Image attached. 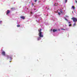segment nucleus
Here are the masks:
<instances>
[{
    "label": "nucleus",
    "instance_id": "4468645a",
    "mask_svg": "<svg viewBox=\"0 0 77 77\" xmlns=\"http://www.w3.org/2000/svg\"><path fill=\"white\" fill-rule=\"evenodd\" d=\"M58 15H60V12H58Z\"/></svg>",
    "mask_w": 77,
    "mask_h": 77
},
{
    "label": "nucleus",
    "instance_id": "6ab92c4d",
    "mask_svg": "<svg viewBox=\"0 0 77 77\" xmlns=\"http://www.w3.org/2000/svg\"><path fill=\"white\" fill-rule=\"evenodd\" d=\"M69 26H72V25L71 24H70L69 25Z\"/></svg>",
    "mask_w": 77,
    "mask_h": 77
},
{
    "label": "nucleus",
    "instance_id": "aec40b11",
    "mask_svg": "<svg viewBox=\"0 0 77 77\" xmlns=\"http://www.w3.org/2000/svg\"><path fill=\"white\" fill-rule=\"evenodd\" d=\"M68 23H69V24H71V22H68Z\"/></svg>",
    "mask_w": 77,
    "mask_h": 77
},
{
    "label": "nucleus",
    "instance_id": "7ed1b4c3",
    "mask_svg": "<svg viewBox=\"0 0 77 77\" xmlns=\"http://www.w3.org/2000/svg\"><path fill=\"white\" fill-rule=\"evenodd\" d=\"M2 54L3 55V56H5V52L3 51L2 53Z\"/></svg>",
    "mask_w": 77,
    "mask_h": 77
},
{
    "label": "nucleus",
    "instance_id": "dca6fc26",
    "mask_svg": "<svg viewBox=\"0 0 77 77\" xmlns=\"http://www.w3.org/2000/svg\"><path fill=\"white\" fill-rule=\"evenodd\" d=\"M61 30H65V29L63 28L61 29Z\"/></svg>",
    "mask_w": 77,
    "mask_h": 77
},
{
    "label": "nucleus",
    "instance_id": "2eb2a0df",
    "mask_svg": "<svg viewBox=\"0 0 77 77\" xmlns=\"http://www.w3.org/2000/svg\"><path fill=\"white\" fill-rule=\"evenodd\" d=\"M7 57L8 59H9V57L8 55H7Z\"/></svg>",
    "mask_w": 77,
    "mask_h": 77
},
{
    "label": "nucleus",
    "instance_id": "9d476101",
    "mask_svg": "<svg viewBox=\"0 0 77 77\" xmlns=\"http://www.w3.org/2000/svg\"><path fill=\"white\" fill-rule=\"evenodd\" d=\"M72 9H75V7H74V6H72Z\"/></svg>",
    "mask_w": 77,
    "mask_h": 77
},
{
    "label": "nucleus",
    "instance_id": "6e6552de",
    "mask_svg": "<svg viewBox=\"0 0 77 77\" xmlns=\"http://www.w3.org/2000/svg\"><path fill=\"white\" fill-rule=\"evenodd\" d=\"M60 11L61 13H63V11L62 10V9H60Z\"/></svg>",
    "mask_w": 77,
    "mask_h": 77
},
{
    "label": "nucleus",
    "instance_id": "b1692460",
    "mask_svg": "<svg viewBox=\"0 0 77 77\" xmlns=\"http://www.w3.org/2000/svg\"><path fill=\"white\" fill-rule=\"evenodd\" d=\"M48 10H49V8H48Z\"/></svg>",
    "mask_w": 77,
    "mask_h": 77
},
{
    "label": "nucleus",
    "instance_id": "a211bd4d",
    "mask_svg": "<svg viewBox=\"0 0 77 77\" xmlns=\"http://www.w3.org/2000/svg\"><path fill=\"white\" fill-rule=\"evenodd\" d=\"M35 2H37V0H34Z\"/></svg>",
    "mask_w": 77,
    "mask_h": 77
},
{
    "label": "nucleus",
    "instance_id": "393cba45",
    "mask_svg": "<svg viewBox=\"0 0 77 77\" xmlns=\"http://www.w3.org/2000/svg\"><path fill=\"white\" fill-rule=\"evenodd\" d=\"M34 10H36V9H34Z\"/></svg>",
    "mask_w": 77,
    "mask_h": 77
},
{
    "label": "nucleus",
    "instance_id": "bb28decb",
    "mask_svg": "<svg viewBox=\"0 0 77 77\" xmlns=\"http://www.w3.org/2000/svg\"><path fill=\"white\" fill-rule=\"evenodd\" d=\"M54 6H56V5H54Z\"/></svg>",
    "mask_w": 77,
    "mask_h": 77
},
{
    "label": "nucleus",
    "instance_id": "412c9836",
    "mask_svg": "<svg viewBox=\"0 0 77 77\" xmlns=\"http://www.w3.org/2000/svg\"><path fill=\"white\" fill-rule=\"evenodd\" d=\"M32 14L33 13H32V12H31V14Z\"/></svg>",
    "mask_w": 77,
    "mask_h": 77
},
{
    "label": "nucleus",
    "instance_id": "c85d7f7f",
    "mask_svg": "<svg viewBox=\"0 0 77 77\" xmlns=\"http://www.w3.org/2000/svg\"><path fill=\"white\" fill-rule=\"evenodd\" d=\"M72 12H73V11H72Z\"/></svg>",
    "mask_w": 77,
    "mask_h": 77
},
{
    "label": "nucleus",
    "instance_id": "5701e85b",
    "mask_svg": "<svg viewBox=\"0 0 77 77\" xmlns=\"http://www.w3.org/2000/svg\"><path fill=\"white\" fill-rule=\"evenodd\" d=\"M32 5H33V3H32Z\"/></svg>",
    "mask_w": 77,
    "mask_h": 77
},
{
    "label": "nucleus",
    "instance_id": "a878e982",
    "mask_svg": "<svg viewBox=\"0 0 77 77\" xmlns=\"http://www.w3.org/2000/svg\"><path fill=\"white\" fill-rule=\"evenodd\" d=\"M47 7H46V8L47 9Z\"/></svg>",
    "mask_w": 77,
    "mask_h": 77
},
{
    "label": "nucleus",
    "instance_id": "20e7f679",
    "mask_svg": "<svg viewBox=\"0 0 77 77\" xmlns=\"http://www.w3.org/2000/svg\"><path fill=\"white\" fill-rule=\"evenodd\" d=\"M10 13V11L9 10H7L6 12V15H8V14H9Z\"/></svg>",
    "mask_w": 77,
    "mask_h": 77
},
{
    "label": "nucleus",
    "instance_id": "f8f14e48",
    "mask_svg": "<svg viewBox=\"0 0 77 77\" xmlns=\"http://www.w3.org/2000/svg\"><path fill=\"white\" fill-rule=\"evenodd\" d=\"M67 1H68V0H65V2H64L65 3H66L67 2Z\"/></svg>",
    "mask_w": 77,
    "mask_h": 77
},
{
    "label": "nucleus",
    "instance_id": "1a4fd4ad",
    "mask_svg": "<svg viewBox=\"0 0 77 77\" xmlns=\"http://www.w3.org/2000/svg\"><path fill=\"white\" fill-rule=\"evenodd\" d=\"M75 26H76V23H74V24H73V27H74Z\"/></svg>",
    "mask_w": 77,
    "mask_h": 77
},
{
    "label": "nucleus",
    "instance_id": "f257e3e1",
    "mask_svg": "<svg viewBox=\"0 0 77 77\" xmlns=\"http://www.w3.org/2000/svg\"><path fill=\"white\" fill-rule=\"evenodd\" d=\"M42 30V29H41L38 30V31L39 32L38 35H39V36L40 37H41V38H43V37H44V36L43 35H42V32H41Z\"/></svg>",
    "mask_w": 77,
    "mask_h": 77
},
{
    "label": "nucleus",
    "instance_id": "cd10ccee",
    "mask_svg": "<svg viewBox=\"0 0 77 77\" xmlns=\"http://www.w3.org/2000/svg\"><path fill=\"white\" fill-rule=\"evenodd\" d=\"M27 9H28V8H27Z\"/></svg>",
    "mask_w": 77,
    "mask_h": 77
},
{
    "label": "nucleus",
    "instance_id": "ddd939ff",
    "mask_svg": "<svg viewBox=\"0 0 77 77\" xmlns=\"http://www.w3.org/2000/svg\"><path fill=\"white\" fill-rule=\"evenodd\" d=\"M15 9V8H11V10H13V9Z\"/></svg>",
    "mask_w": 77,
    "mask_h": 77
},
{
    "label": "nucleus",
    "instance_id": "0eeeda50",
    "mask_svg": "<svg viewBox=\"0 0 77 77\" xmlns=\"http://www.w3.org/2000/svg\"><path fill=\"white\" fill-rule=\"evenodd\" d=\"M56 31H57V29H53V32H56Z\"/></svg>",
    "mask_w": 77,
    "mask_h": 77
},
{
    "label": "nucleus",
    "instance_id": "39448f33",
    "mask_svg": "<svg viewBox=\"0 0 77 77\" xmlns=\"http://www.w3.org/2000/svg\"><path fill=\"white\" fill-rule=\"evenodd\" d=\"M41 37H38V38H37V40L38 41H39V40H40V39H41Z\"/></svg>",
    "mask_w": 77,
    "mask_h": 77
},
{
    "label": "nucleus",
    "instance_id": "4be33fe9",
    "mask_svg": "<svg viewBox=\"0 0 77 77\" xmlns=\"http://www.w3.org/2000/svg\"><path fill=\"white\" fill-rule=\"evenodd\" d=\"M51 31H52V30H53V29H51Z\"/></svg>",
    "mask_w": 77,
    "mask_h": 77
},
{
    "label": "nucleus",
    "instance_id": "9b49d317",
    "mask_svg": "<svg viewBox=\"0 0 77 77\" xmlns=\"http://www.w3.org/2000/svg\"><path fill=\"white\" fill-rule=\"evenodd\" d=\"M17 27H20V25H17Z\"/></svg>",
    "mask_w": 77,
    "mask_h": 77
},
{
    "label": "nucleus",
    "instance_id": "f3484780",
    "mask_svg": "<svg viewBox=\"0 0 77 77\" xmlns=\"http://www.w3.org/2000/svg\"><path fill=\"white\" fill-rule=\"evenodd\" d=\"M65 20H66V21H68V20H67V19H66V18H65Z\"/></svg>",
    "mask_w": 77,
    "mask_h": 77
},
{
    "label": "nucleus",
    "instance_id": "423d86ee",
    "mask_svg": "<svg viewBox=\"0 0 77 77\" xmlns=\"http://www.w3.org/2000/svg\"><path fill=\"white\" fill-rule=\"evenodd\" d=\"M20 18H22L23 20H24V19H25V17H24V16H21L20 17Z\"/></svg>",
    "mask_w": 77,
    "mask_h": 77
},
{
    "label": "nucleus",
    "instance_id": "f03ea898",
    "mask_svg": "<svg viewBox=\"0 0 77 77\" xmlns=\"http://www.w3.org/2000/svg\"><path fill=\"white\" fill-rule=\"evenodd\" d=\"M71 20H72L73 21V22H75V23L77 22V18L74 17H73L72 18Z\"/></svg>",
    "mask_w": 77,
    "mask_h": 77
}]
</instances>
